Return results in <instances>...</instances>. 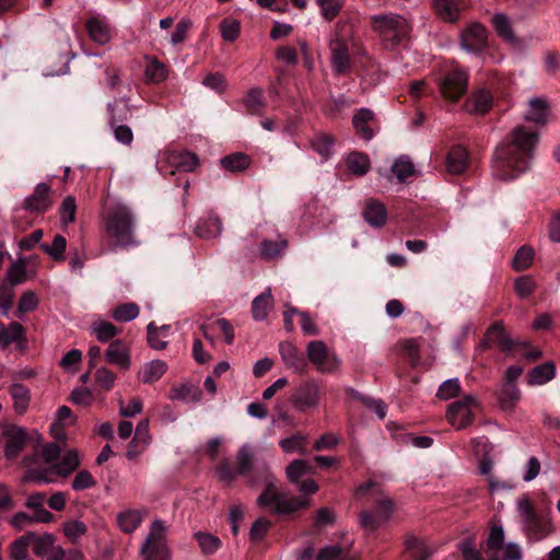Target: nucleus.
I'll return each instance as SVG.
<instances>
[{
	"instance_id": "1",
	"label": "nucleus",
	"mask_w": 560,
	"mask_h": 560,
	"mask_svg": "<svg viewBox=\"0 0 560 560\" xmlns=\"http://www.w3.org/2000/svg\"><path fill=\"white\" fill-rule=\"evenodd\" d=\"M538 143V133L524 126H516L497 147L492 170L493 175L502 180L515 178L527 170Z\"/></svg>"
},
{
	"instance_id": "2",
	"label": "nucleus",
	"mask_w": 560,
	"mask_h": 560,
	"mask_svg": "<svg viewBox=\"0 0 560 560\" xmlns=\"http://www.w3.org/2000/svg\"><path fill=\"white\" fill-rule=\"evenodd\" d=\"M105 243L103 253H114L118 248L135 247L140 244L136 234V217L130 207L122 202L109 206L103 215Z\"/></svg>"
},
{
	"instance_id": "3",
	"label": "nucleus",
	"mask_w": 560,
	"mask_h": 560,
	"mask_svg": "<svg viewBox=\"0 0 560 560\" xmlns=\"http://www.w3.org/2000/svg\"><path fill=\"white\" fill-rule=\"evenodd\" d=\"M516 509L523 530L529 540H541L555 532L550 517L539 514L528 498L523 497L518 499Z\"/></svg>"
},
{
	"instance_id": "4",
	"label": "nucleus",
	"mask_w": 560,
	"mask_h": 560,
	"mask_svg": "<svg viewBox=\"0 0 560 560\" xmlns=\"http://www.w3.org/2000/svg\"><path fill=\"white\" fill-rule=\"evenodd\" d=\"M370 21L373 32L392 47L398 45L411 31L410 23L396 13L374 14Z\"/></svg>"
},
{
	"instance_id": "5",
	"label": "nucleus",
	"mask_w": 560,
	"mask_h": 560,
	"mask_svg": "<svg viewBox=\"0 0 560 560\" xmlns=\"http://www.w3.org/2000/svg\"><path fill=\"white\" fill-rule=\"evenodd\" d=\"M266 474L268 485L257 499L259 506H272L273 512L277 514H290L308 505L307 500L301 498H287L283 492L276 488L272 477L267 469Z\"/></svg>"
},
{
	"instance_id": "6",
	"label": "nucleus",
	"mask_w": 560,
	"mask_h": 560,
	"mask_svg": "<svg viewBox=\"0 0 560 560\" xmlns=\"http://www.w3.org/2000/svg\"><path fill=\"white\" fill-rule=\"evenodd\" d=\"M140 553L143 560H171L167 546L166 526L163 521L152 522Z\"/></svg>"
},
{
	"instance_id": "7",
	"label": "nucleus",
	"mask_w": 560,
	"mask_h": 560,
	"mask_svg": "<svg viewBox=\"0 0 560 560\" xmlns=\"http://www.w3.org/2000/svg\"><path fill=\"white\" fill-rule=\"evenodd\" d=\"M306 354L316 371L325 374L336 373L340 365V358L328 349L322 340H312L306 346Z\"/></svg>"
},
{
	"instance_id": "8",
	"label": "nucleus",
	"mask_w": 560,
	"mask_h": 560,
	"mask_svg": "<svg viewBox=\"0 0 560 560\" xmlns=\"http://www.w3.org/2000/svg\"><path fill=\"white\" fill-rule=\"evenodd\" d=\"M478 402L472 395H467L463 399L452 402L446 412L447 421L457 430L467 428L472 423L474 409Z\"/></svg>"
},
{
	"instance_id": "9",
	"label": "nucleus",
	"mask_w": 560,
	"mask_h": 560,
	"mask_svg": "<svg viewBox=\"0 0 560 560\" xmlns=\"http://www.w3.org/2000/svg\"><path fill=\"white\" fill-rule=\"evenodd\" d=\"M468 73L459 68L447 71L440 81V91L442 95L451 101L456 102L467 91Z\"/></svg>"
},
{
	"instance_id": "10",
	"label": "nucleus",
	"mask_w": 560,
	"mask_h": 560,
	"mask_svg": "<svg viewBox=\"0 0 560 560\" xmlns=\"http://www.w3.org/2000/svg\"><path fill=\"white\" fill-rule=\"evenodd\" d=\"M318 400L319 388L314 381L301 385L292 396V405L300 411L316 408Z\"/></svg>"
},
{
	"instance_id": "11",
	"label": "nucleus",
	"mask_w": 560,
	"mask_h": 560,
	"mask_svg": "<svg viewBox=\"0 0 560 560\" xmlns=\"http://www.w3.org/2000/svg\"><path fill=\"white\" fill-rule=\"evenodd\" d=\"M462 47L476 52L487 45V30L479 23H471L460 35Z\"/></svg>"
},
{
	"instance_id": "12",
	"label": "nucleus",
	"mask_w": 560,
	"mask_h": 560,
	"mask_svg": "<svg viewBox=\"0 0 560 560\" xmlns=\"http://www.w3.org/2000/svg\"><path fill=\"white\" fill-rule=\"evenodd\" d=\"M279 351L283 363L295 373L305 374L307 372V361L302 351L293 343L284 341L279 345Z\"/></svg>"
},
{
	"instance_id": "13",
	"label": "nucleus",
	"mask_w": 560,
	"mask_h": 560,
	"mask_svg": "<svg viewBox=\"0 0 560 560\" xmlns=\"http://www.w3.org/2000/svg\"><path fill=\"white\" fill-rule=\"evenodd\" d=\"M52 206L51 189L45 184L40 183L35 187L34 192L28 196L24 201V209L31 212H45Z\"/></svg>"
},
{
	"instance_id": "14",
	"label": "nucleus",
	"mask_w": 560,
	"mask_h": 560,
	"mask_svg": "<svg viewBox=\"0 0 560 560\" xmlns=\"http://www.w3.org/2000/svg\"><path fill=\"white\" fill-rule=\"evenodd\" d=\"M489 343L497 345L502 351H509L513 348V341L504 329L502 322H495L491 325L486 332L482 347H488Z\"/></svg>"
},
{
	"instance_id": "15",
	"label": "nucleus",
	"mask_w": 560,
	"mask_h": 560,
	"mask_svg": "<svg viewBox=\"0 0 560 560\" xmlns=\"http://www.w3.org/2000/svg\"><path fill=\"white\" fill-rule=\"evenodd\" d=\"M107 363L128 370L130 366V355L127 347L120 340L113 341L105 351Z\"/></svg>"
},
{
	"instance_id": "16",
	"label": "nucleus",
	"mask_w": 560,
	"mask_h": 560,
	"mask_svg": "<svg viewBox=\"0 0 560 560\" xmlns=\"http://www.w3.org/2000/svg\"><path fill=\"white\" fill-rule=\"evenodd\" d=\"M331 67L337 74L345 73L350 66L348 46L341 40H334L330 44Z\"/></svg>"
},
{
	"instance_id": "17",
	"label": "nucleus",
	"mask_w": 560,
	"mask_h": 560,
	"mask_svg": "<svg viewBox=\"0 0 560 560\" xmlns=\"http://www.w3.org/2000/svg\"><path fill=\"white\" fill-rule=\"evenodd\" d=\"M492 95L486 89L476 91L466 102L465 109L469 114L485 115L492 106Z\"/></svg>"
},
{
	"instance_id": "18",
	"label": "nucleus",
	"mask_w": 560,
	"mask_h": 560,
	"mask_svg": "<svg viewBox=\"0 0 560 560\" xmlns=\"http://www.w3.org/2000/svg\"><path fill=\"white\" fill-rule=\"evenodd\" d=\"M362 215L371 226L380 228L386 222L387 211L382 202L375 199H368Z\"/></svg>"
},
{
	"instance_id": "19",
	"label": "nucleus",
	"mask_w": 560,
	"mask_h": 560,
	"mask_svg": "<svg viewBox=\"0 0 560 560\" xmlns=\"http://www.w3.org/2000/svg\"><path fill=\"white\" fill-rule=\"evenodd\" d=\"M173 401H200L202 393L198 386L191 384H174L167 395Z\"/></svg>"
},
{
	"instance_id": "20",
	"label": "nucleus",
	"mask_w": 560,
	"mask_h": 560,
	"mask_svg": "<svg viewBox=\"0 0 560 560\" xmlns=\"http://www.w3.org/2000/svg\"><path fill=\"white\" fill-rule=\"evenodd\" d=\"M108 124L114 126L127 121L131 116V107L125 97L115 98L107 105Z\"/></svg>"
},
{
	"instance_id": "21",
	"label": "nucleus",
	"mask_w": 560,
	"mask_h": 560,
	"mask_svg": "<svg viewBox=\"0 0 560 560\" xmlns=\"http://www.w3.org/2000/svg\"><path fill=\"white\" fill-rule=\"evenodd\" d=\"M165 161L175 170L184 172H192L198 164L197 155L191 152H168Z\"/></svg>"
},
{
	"instance_id": "22",
	"label": "nucleus",
	"mask_w": 560,
	"mask_h": 560,
	"mask_svg": "<svg viewBox=\"0 0 560 560\" xmlns=\"http://www.w3.org/2000/svg\"><path fill=\"white\" fill-rule=\"evenodd\" d=\"M447 171L453 175L463 174L468 167V153L462 145L454 147L446 161Z\"/></svg>"
},
{
	"instance_id": "23",
	"label": "nucleus",
	"mask_w": 560,
	"mask_h": 560,
	"mask_svg": "<svg viewBox=\"0 0 560 560\" xmlns=\"http://www.w3.org/2000/svg\"><path fill=\"white\" fill-rule=\"evenodd\" d=\"M26 432L21 428H13L7 432L4 453L7 458L16 457L25 446Z\"/></svg>"
},
{
	"instance_id": "24",
	"label": "nucleus",
	"mask_w": 560,
	"mask_h": 560,
	"mask_svg": "<svg viewBox=\"0 0 560 560\" xmlns=\"http://www.w3.org/2000/svg\"><path fill=\"white\" fill-rule=\"evenodd\" d=\"M86 30L91 39L98 45H105L112 38L108 24L98 18L93 16L89 19Z\"/></svg>"
},
{
	"instance_id": "25",
	"label": "nucleus",
	"mask_w": 560,
	"mask_h": 560,
	"mask_svg": "<svg viewBox=\"0 0 560 560\" xmlns=\"http://www.w3.org/2000/svg\"><path fill=\"white\" fill-rule=\"evenodd\" d=\"M432 8L444 22L454 23L459 15V8L455 0H432Z\"/></svg>"
},
{
	"instance_id": "26",
	"label": "nucleus",
	"mask_w": 560,
	"mask_h": 560,
	"mask_svg": "<svg viewBox=\"0 0 560 560\" xmlns=\"http://www.w3.org/2000/svg\"><path fill=\"white\" fill-rule=\"evenodd\" d=\"M273 298L270 288L256 296L252 303V314L255 320H264L272 308Z\"/></svg>"
},
{
	"instance_id": "27",
	"label": "nucleus",
	"mask_w": 560,
	"mask_h": 560,
	"mask_svg": "<svg viewBox=\"0 0 560 560\" xmlns=\"http://www.w3.org/2000/svg\"><path fill=\"white\" fill-rule=\"evenodd\" d=\"M167 371V364L162 360H153L145 363L139 373V378L144 384H152L159 381Z\"/></svg>"
},
{
	"instance_id": "28",
	"label": "nucleus",
	"mask_w": 560,
	"mask_h": 560,
	"mask_svg": "<svg viewBox=\"0 0 560 560\" xmlns=\"http://www.w3.org/2000/svg\"><path fill=\"white\" fill-rule=\"evenodd\" d=\"M288 247V241L279 237L276 241L264 240L259 247V255L265 260L278 259Z\"/></svg>"
},
{
	"instance_id": "29",
	"label": "nucleus",
	"mask_w": 560,
	"mask_h": 560,
	"mask_svg": "<svg viewBox=\"0 0 560 560\" xmlns=\"http://www.w3.org/2000/svg\"><path fill=\"white\" fill-rule=\"evenodd\" d=\"M195 232L199 237L214 238L222 232L221 220L215 215H209L206 219H201L197 223Z\"/></svg>"
},
{
	"instance_id": "30",
	"label": "nucleus",
	"mask_w": 560,
	"mask_h": 560,
	"mask_svg": "<svg viewBox=\"0 0 560 560\" xmlns=\"http://www.w3.org/2000/svg\"><path fill=\"white\" fill-rule=\"evenodd\" d=\"M256 451L249 444H244L240 447L236 454V464L240 476L248 475L255 464Z\"/></svg>"
},
{
	"instance_id": "31",
	"label": "nucleus",
	"mask_w": 560,
	"mask_h": 560,
	"mask_svg": "<svg viewBox=\"0 0 560 560\" xmlns=\"http://www.w3.org/2000/svg\"><path fill=\"white\" fill-rule=\"evenodd\" d=\"M79 454L75 450H71L67 452L59 463L51 466L50 471L61 477H68L79 467Z\"/></svg>"
},
{
	"instance_id": "32",
	"label": "nucleus",
	"mask_w": 560,
	"mask_h": 560,
	"mask_svg": "<svg viewBox=\"0 0 560 560\" xmlns=\"http://www.w3.org/2000/svg\"><path fill=\"white\" fill-rule=\"evenodd\" d=\"M548 103L544 98L534 97L529 101V108L525 115V120L545 125L547 122Z\"/></svg>"
},
{
	"instance_id": "33",
	"label": "nucleus",
	"mask_w": 560,
	"mask_h": 560,
	"mask_svg": "<svg viewBox=\"0 0 560 560\" xmlns=\"http://www.w3.org/2000/svg\"><path fill=\"white\" fill-rule=\"evenodd\" d=\"M556 375V365L553 362H546L535 366L528 373L529 385H542L551 381Z\"/></svg>"
},
{
	"instance_id": "34",
	"label": "nucleus",
	"mask_w": 560,
	"mask_h": 560,
	"mask_svg": "<svg viewBox=\"0 0 560 560\" xmlns=\"http://www.w3.org/2000/svg\"><path fill=\"white\" fill-rule=\"evenodd\" d=\"M373 119V113L370 109H360L352 119L357 133L364 140H371L374 136L373 130L369 127V122Z\"/></svg>"
},
{
	"instance_id": "35",
	"label": "nucleus",
	"mask_w": 560,
	"mask_h": 560,
	"mask_svg": "<svg viewBox=\"0 0 560 560\" xmlns=\"http://www.w3.org/2000/svg\"><path fill=\"white\" fill-rule=\"evenodd\" d=\"M25 338V330L23 326L18 322H12L5 326L0 322V345L7 347L12 342L22 340Z\"/></svg>"
},
{
	"instance_id": "36",
	"label": "nucleus",
	"mask_w": 560,
	"mask_h": 560,
	"mask_svg": "<svg viewBox=\"0 0 560 560\" xmlns=\"http://www.w3.org/2000/svg\"><path fill=\"white\" fill-rule=\"evenodd\" d=\"M200 329L203 331V336L209 340L212 339L209 337L208 331L219 330L228 345H232L234 341V328L226 318H218L208 325H201Z\"/></svg>"
},
{
	"instance_id": "37",
	"label": "nucleus",
	"mask_w": 560,
	"mask_h": 560,
	"mask_svg": "<svg viewBox=\"0 0 560 560\" xmlns=\"http://www.w3.org/2000/svg\"><path fill=\"white\" fill-rule=\"evenodd\" d=\"M346 165L353 175L363 176L369 172L371 162L366 154L352 152L347 156Z\"/></svg>"
},
{
	"instance_id": "38",
	"label": "nucleus",
	"mask_w": 560,
	"mask_h": 560,
	"mask_svg": "<svg viewBox=\"0 0 560 560\" xmlns=\"http://www.w3.org/2000/svg\"><path fill=\"white\" fill-rule=\"evenodd\" d=\"M372 495L375 502L374 513L383 523L388 522L393 515V502L390 498L385 495L380 489H376Z\"/></svg>"
},
{
	"instance_id": "39",
	"label": "nucleus",
	"mask_w": 560,
	"mask_h": 560,
	"mask_svg": "<svg viewBox=\"0 0 560 560\" xmlns=\"http://www.w3.org/2000/svg\"><path fill=\"white\" fill-rule=\"evenodd\" d=\"M221 166L229 172H243L250 165V159L244 153H233L220 160Z\"/></svg>"
},
{
	"instance_id": "40",
	"label": "nucleus",
	"mask_w": 560,
	"mask_h": 560,
	"mask_svg": "<svg viewBox=\"0 0 560 560\" xmlns=\"http://www.w3.org/2000/svg\"><path fill=\"white\" fill-rule=\"evenodd\" d=\"M493 27L497 34L509 43H515L516 37L510 19L504 13H495L492 18Z\"/></svg>"
},
{
	"instance_id": "41",
	"label": "nucleus",
	"mask_w": 560,
	"mask_h": 560,
	"mask_svg": "<svg viewBox=\"0 0 560 560\" xmlns=\"http://www.w3.org/2000/svg\"><path fill=\"white\" fill-rule=\"evenodd\" d=\"M334 143V137L325 132L316 133L311 140L312 149L324 159H328L332 154Z\"/></svg>"
},
{
	"instance_id": "42",
	"label": "nucleus",
	"mask_w": 560,
	"mask_h": 560,
	"mask_svg": "<svg viewBox=\"0 0 560 560\" xmlns=\"http://www.w3.org/2000/svg\"><path fill=\"white\" fill-rule=\"evenodd\" d=\"M9 393L13 399L14 409L19 413H24L30 404V390L22 384H13L9 388Z\"/></svg>"
},
{
	"instance_id": "43",
	"label": "nucleus",
	"mask_w": 560,
	"mask_h": 560,
	"mask_svg": "<svg viewBox=\"0 0 560 560\" xmlns=\"http://www.w3.org/2000/svg\"><path fill=\"white\" fill-rule=\"evenodd\" d=\"M117 520L122 532L132 533L142 523L143 514L138 510H129L118 514Z\"/></svg>"
},
{
	"instance_id": "44",
	"label": "nucleus",
	"mask_w": 560,
	"mask_h": 560,
	"mask_svg": "<svg viewBox=\"0 0 560 560\" xmlns=\"http://www.w3.org/2000/svg\"><path fill=\"white\" fill-rule=\"evenodd\" d=\"M145 78L153 83H160L167 77V69L164 63L156 58H149L145 66Z\"/></svg>"
},
{
	"instance_id": "45",
	"label": "nucleus",
	"mask_w": 560,
	"mask_h": 560,
	"mask_svg": "<svg viewBox=\"0 0 560 560\" xmlns=\"http://www.w3.org/2000/svg\"><path fill=\"white\" fill-rule=\"evenodd\" d=\"M92 331L101 342H107L118 335V329L109 322L97 320L92 324Z\"/></svg>"
},
{
	"instance_id": "46",
	"label": "nucleus",
	"mask_w": 560,
	"mask_h": 560,
	"mask_svg": "<svg viewBox=\"0 0 560 560\" xmlns=\"http://www.w3.org/2000/svg\"><path fill=\"white\" fill-rule=\"evenodd\" d=\"M533 260H534L533 248L530 246L524 245V246L520 247L518 250L516 252V254L513 258L512 266L516 271H522V270L529 268Z\"/></svg>"
},
{
	"instance_id": "47",
	"label": "nucleus",
	"mask_w": 560,
	"mask_h": 560,
	"mask_svg": "<svg viewBox=\"0 0 560 560\" xmlns=\"http://www.w3.org/2000/svg\"><path fill=\"white\" fill-rule=\"evenodd\" d=\"M195 538L197 539L203 553H214L221 547L220 538L214 535L198 532L195 534Z\"/></svg>"
},
{
	"instance_id": "48",
	"label": "nucleus",
	"mask_w": 560,
	"mask_h": 560,
	"mask_svg": "<svg viewBox=\"0 0 560 560\" xmlns=\"http://www.w3.org/2000/svg\"><path fill=\"white\" fill-rule=\"evenodd\" d=\"M244 104L250 114H260L265 106L262 91L260 89L250 90L244 98Z\"/></svg>"
},
{
	"instance_id": "49",
	"label": "nucleus",
	"mask_w": 560,
	"mask_h": 560,
	"mask_svg": "<svg viewBox=\"0 0 560 560\" xmlns=\"http://www.w3.org/2000/svg\"><path fill=\"white\" fill-rule=\"evenodd\" d=\"M139 315V307L136 303H125L113 311V318L117 322H130Z\"/></svg>"
},
{
	"instance_id": "50",
	"label": "nucleus",
	"mask_w": 560,
	"mask_h": 560,
	"mask_svg": "<svg viewBox=\"0 0 560 560\" xmlns=\"http://www.w3.org/2000/svg\"><path fill=\"white\" fill-rule=\"evenodd\" d=\"M77 203L72 196H68L63 199L59 207L60 221L63 225H68L75 220Z\"/></svg>"
},
{
	"instance_id": "51",
	"label": "nucleus",
	"mask_w": 560,
	"mask_h": 560,
	"mask_svg": "<svg viewBox=\"0 0 560 560\" xmlns=\"http://www.w3.org/2000/svg\"><path fill=\"white\" fill-rule=\"evenodd\" d=\"M393 174L399 182L406 180L415 172L413 164L407 156H400L392 166Z\"/></svg>"
},
{
	"instance_id": "52",
	"label": "nucleus",
	"mask_w": 560,
	"mask_h": 560,
	"mask_svg": "<svg viewBox=\"0 0 560 560\" xmlns=\"http://www.w3.org/2000/svg\"><path fill=\"white\" fill-rule=\"evenodd\" d=\"M311 467L303 459H294L287 467V477L292 483H298L300 478L311 472Z\"/></svg>"
},
{
	"instance_id": "53",
	"label": "nucleus",
	"mask_w": 560,
	"mask_h": 560,
	"mask_svg": "<svg viewBox=\"0 0 560 560\" xmlns=\"http://www.w3.org/2000/svg\"><path fill=\"white\" fill-rule=\"evenodd\" d=\"M28 536H22L15 539L10 546V560H26L28 557Z\"/></svg>"
},
{
	"instance_id": "54",
	"label": "nucleus",
	"mask_w": 560,
	"mask_h": 560,
	"mask_svg": "<svg viewBox=\"0 0 560 560\" xmlns=\"http://www.w3.org/2000/svg\"><path fill=\"white\" fill-rule=\"evenodd\" d=\"M67 241L62 235H56L51 245L42 244L40 247L55 260H63Z\"/></svg>"
},
{
	"instance_id": "55",
	"label": "nucleus",
	"mask_w": 560,
	"mask_h": 560,
	"mask_svg": "<svg viewBox=\"0 0 560 560\" xmlns=\"http://www.w3.org/2000/svg\"><path fill=\"white\" fill-rule=\"evenodd\" d=\"M54 542H55V538L50 534H46L42 537H36L34 539V545H33L34 555H36L38 557L47 556L48 553H50L54 550V548L57 547V546H55Z\"/></svg>"
},
{
	"instance_id": "56",
	"label": "nucleus",
	"mask_w": 560,
	"mask_h": 560,
	"mask_svg": "<svg viewBox=\"0 0 560 560\" xmlns=\"http://www.w3.org/2000/svg\"><path fill=\"white\" fill-rule=\"evenodd\" d=\"M86 533V525L78 520L69 521L63 524V534L72 541L77 542Z\"/></svg>"
},
{
	"instance_id": "57",
	"label": "nucleus",
	"mask_w": 560,
	"mask_h": 560,
	"mask_svg": "<svg viewBox=\"0 0 560 560\" xmlns=\"http://www.w3.org/2000/svg\"><path fill=\"white\" fill-rule=\"evenodd\" d=\"M220 482L230 486L240 475L238 469H233L228 459L222 460L215 469Z\"/></svg>"
},
{
	"instance_id": "58",
	"label": "nucleus",
	"mask_w": 560,
	"mask_h": 560,
	"mask_svg": "<svg viewBox=\"0 0 560 560\" xmlns=\"http://www.w3.org/2000/svg\"><path fill=\"white\" fill-rule=\"evenodd\" d=\"M514 289L521 299H526L535 291L536 282L530 276H523L515 280Z\"/></svg>"
},
{
	"instance_id": "59",
	"label": "nucleus",
	"mask_w": 560,
	"mask_h": 560,
	"mask_svg": "<svg viewBox=\"0 0 560 560\" xmlns=\"http://www.w3.org/2000/svg\"><path fill=\"white\" fill-rule=\"evenodd\" d=\"M460 392V384L457 378H450L439 387L436 396L443 400L456 397Z\"/></svg>"
},
{
	"instance_id": "60",
	"label": "nucleus",
	"mask_w": 560,
	"mask_h": 560,
	"mask_svg": "<svg viewBox=\"0 0 560 560\" xmlns=\"http://www.w3.org/2000/svg\"><path fill=\"white\" fill-rule=\"evenodd\" d=\"M325 20H334L340 12L342 4L340 0H316Z\"/></svg>"
},
{
	"instance_id": "61",
	"label": "nucleus",
	"mask_w": 560,
	"mask_h": 560,
	"mask_svg": "<svg viewBox=\"0 0 560 560\" xmlns=\"http://www.w3.org/2000/svg\"><path fill=\"white\" fill-rule=\"evenodd\" d=\"M7 279L11 285L21 284L26 281V267L23 261L13 262L7 273Z\"/></svg>"
},
{
	"instance_id": "62",
	"label": "nucleus",
	"mask_w": 560,
	"mask_h": 560,
	"mask_svg": "<svg viewBox=\"0 0 560 560\" xmlns=\"http://www.w3.org/2000/svg\"><path fill=\"white\" fill-rule=\"evenodd\" d=\"M96 480L88 470L79 471L72 480L71 487L74 491H82L95 487Z\"/></svg>"
},
{
	"instance_id": "63",
	"label": "nucleus",
	"mask_w": 560,
	"mask_h": 560,
	"mask_svg": "<svg viewBox=\"0 0 560 560\" xmlns=\"http://www.w3.org/2000/svg\"><path fill=\"white\" fill-rule=\"evenodd\" d=\"M240 22L233 19H224L220 24L221 35L228 42H234L240 35Z\"/></svg>"
},
{
	"instance_id": "64",
	"label": "nucleus",
	"mask_w": 560,
	"mask_h": 560,
	"mask_svg": "<svg viewBox=\"0 0 560 560\" xmlns=\"http://www.w3.org/2000/svg\"><path fill=\"white\" fill-rule=\"evenodd\" d=\"M498 552L501 555H494L492 560H521L522 551L517 544L510 542L503 546Z\"/></svg>"
}]
</instances>
